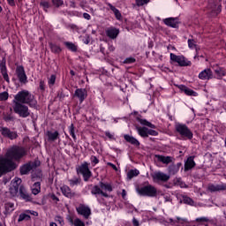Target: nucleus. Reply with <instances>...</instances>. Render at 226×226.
I'll return each instance as SVG.
<instances>
[{"instance_id":"30","label":"nucleus","mask_w":226,"mask_h":226,"mask_svg":"<svg viewBox=\"0 0 226 226\" xmlns=\"http://www.w3.org/2000/svg\"><path fill=\"white\" fill-rule=\"evenodd\" d=\"M136 130L140 137H147V127L136 126Z\"/></svg>"},{"instance_id":"24","label":"nucleus","mask_w":226,"mask_h":226,"mask_svg":"<svg viewBox=\"0 0 226 226\" xmlns=\"http://www.w3.org/2000/svg\"><path fill=\"white\" fill-rule=\"evenodd\" d=\"M69 222L71 225H73V226H86V223H84L82 220L79 219V217H75V218L70 217Z\"/></svg>"},{"instance_id":"19","label":"nucleus","mask_w":226,"mask_h":226,"mask_svg":"<svg viewBox=\"0 0 226 226\" xmlns=\"http://www.w3.org/2000/svg\"><path fill=\"white\" fill-rule=\"evenodd\" d=\"M194 156H190L187 158L185 163V171L188 172V170H192V169H193V167H195V161L194 160Z\"/></svg>"},{"instance_id":"44","label":"nucleus","mask_w":226,"mask_h":226,"mask_svg":"<svg viewBox=\"0 0 226 226\" xmlns=\"http://www.w3.org/2000/svg\"><path fill=\"white\" fill-rule=\"evenodd\" d=\"M215 72L216 75H218V77H225V71H223L222 68L215 70Z\"/></svg>"},{"instance_id":"4","label":"nucleus","mask_w":226,"mask_h":226,"mask_svg":"<svg viewBox=\"0 0 226 226\" xmlns=\"http://www.w3.org/2000/svg\"><path fill=\"white\" fill-rule=\"evenodd\" d=\"M156 189L153 185H147L137 189L139 195L143 197H156Z\"/></svg>"},{"instance_id":"61","label":"nucleus","mask_w":226,"mask_h":226,"mask_svg":"<svg viewBox=\"0 0 226 226\" xmlns=\"http://www.w3.org/2000/svg\"><path fill=\"white\" fill-rule=\"evenodd\" d=\"M7 3L10 6H15V0H7Z\"/></svg>"},{"instance_id":"8","label":"nucleus","mask_w":226,"mask_h":226,"mask_svg":"<svg viewBox=\"0 0 226 226\" xmlns=\"http://www.w3.org/2000/svg\"><path fill=\"white\" fill-rule=\"evenodd\" d=\"M176 130L182 137H185L186 139H193V133L192 131L186 126V124H178L176 125Z\"/></svg>"},{"instance_id":"33","label":"nucleus","mask_w":226,"mask_h":226,"mask_svg":"<svg viewBox=\"0 0 226 226\" xmlns=\"http://www.w3.org/2000/svg\"><path fill=\"white\" fill-rule=\"evenodd\" d=\"M140 172L138 170H131L127 173L128 179H133V177H137Z\"/></svg>"},{"instance_id":"62","label":"nucleus","mask_w":226,"mask_h":226,"mask_svg":"<svg viewBox=\"0 0 226 226\" xmlns=\"http://www.w3.org/2000/svg\"><path fill=\"white\" fill-rule=\"evenodd\" d=\"M132 225L133 226H139V221L135 218L132 219Z\"/></svg>"},{"instance_id":"7","label":"nucleus","mask_w":226,"mask_h":226,"mask_svg":"<svg viewBox=\"0 0 226 226\" xmlns=\"http://www.w3.org/2000/svg\"><path fill=\"white\" fill-rule=\"evenodd\" d=\"M151 176L154 183H167L170 179V175L162 171H154Z\"/></svg>"},{"instance_id":"40","label":"nucleus","mask_w":226,"mask_h":226,"mask_svg":"<svg viewBox=\"0 0 226 226\" xmlns=\"http://www.w3.org/2000/svg\"><path fill=\"white\" fill-rule=\"evenodd\" d=\"M69 132H70V135H72L73 140H77V136L75 135V126L73 125V124H72L69 126Z\"/></svg>"},{"instance_id":"59","label":"nucleus","mask_w":226,"mask_h":226,"mask_svg":"<svg viewBox=\"0 0 226 226\" xmlns=\"http://www.w3.org/2000/svg\"><path fill=\"white\" fill-rule=\"evenodd\" d=\"M164 24L166 26H170V18H167L163 20Z\"/></svg>"},{"instance_id":"36","label":"nucleus","mask_w":226,"mask_h":226,"mask_svg":"<svg viewBox=\"0 0 226 226\" xmlns=\"http://www.w3.org/2000/svg\"><path fill=\"white\" fill-rule=\"evenodd\" d=\"M64 45L69 50H72V52H77V46L74 43L66 41L64 42Z\"/></svg>"},{"instance_id":"1","label":"nucleus","mask_w":226,"mask_h":226,"mask_svg":"<svg viewBox=\"0 0 226 226\" xmlns=\"http://www.w3.org/2000/svg\"><path fill=\"white\" fill-rule=\"evenodd\" d=\"M24 156H26V149L24 147L14 146L9 148L5 156L0 158V176L17 169L14 162H19Z\"/></svg>"},{"instance_id":"55","label":"nucleus","mask_w":226,"mask_h":226,"mask_svg":"<svg viewBox=\"0 0 226 226\" xmlns=\"http://www.w3.org/2000/svg\"><path fill=\"white\" fill-rule=\"evenodd\" d=\"M70 185H71V186H75V185H79V179L78 178L71 179Z\"/></svg>"},{"instance_id":"17","label":"nucleus","mask_w":226,"mask_h":226,"mask_svg":"<svg viewBox=\"0 0 226 226\" xmlns=\"http://www.w3.org/2000/svg\"><path fill=\"white\" fill-rule=\"evenodd\" d=\"M16 72L18 75V79L19 82H26L27 80V76H26V72L24 71V67L18 66L16 69Z\"/></svg>"},{"instance_id":"63","label":"nucleus","mask_w":226,"mask_h":226,"mask_svg":"<svg viewBox=\"0 0 226 226\" xmlns=\"http://www.w3.org/2000/svg\"><path fill=\"white\" fill-rule=\"evenodd\" d=\"M83 41H84V43H85L86 45L89 44V41H90L89 36L85 37V39L83 40Z\"/></svg>"},{"instance_id":"2","label":"nucleus","mask_w":226,"mask_h":226,"mask_svg":"<svg viewBox=\"0 0 226 226\" xmlns=\"http://www.w3.org/2000/svg\"><path fill=\"white\" fill-rule=\"evenodd\" d=\"M13 103H22L23 105H29L33 109H36L37 102L34 99V95L31 94L27 90H22L19 92L12 101Z\"/></svg>"},{"instance_id":"41","label":"nucleus","mask_w":226,"mask_h":226,"mask_svg":"<svg viewBox=\"0 0 226 226\" xmlns=\"http://www.w3.org/2000/svg\"><path fill=\"white\" fill-rule=\"evenodd\" d=\"M183 202H184V204H189V206H193V204H195L193 202V200H192L188 196H183Z\"/></svg>"},{"instance_id":"11","label":"nucleus","mask_w":226,"mask_h":226,"mask_svg":"<svg viewBox=\"0 0 226 226\" xmlns=\"http://www.w3.org/2000/svg\"><path fill=\"white\" fill-rule=\"evenodd\" d=\"M207 192L210 193H215L216 192H225L226 191V184H208L207 187Z\"/></svg>"},{"instance_id":"16","label":"nucleus","mask_w":226,"mask_h":226,"mask_svg":"<svg viewBox=\"0 0 226 226\" xmlns=\"http://www.w3.org/2000/svg\"><path fill=\"white\" fill-rule=\"evenodd\" d=\"M74 96H77V98H79L80 103H82V102H84V100L86 98H87V90H86L84 88H78L75 91Z\"/></svg>"},{"instance_id":"39","label":"nucleus","mask_w":226,"mask_h":226,"mask_svg":"<svg viewBox=\"0 0 226 226\" xmlns=\"http://www.w3.org/2000/svg\"><path fill=\"white\" fill-rule=\"evenodd\" d=\"M48 137H49V140H56L57 137H59V132L57 131L54 132H49Z\"/></svg>"},{"instance_id":"3","label":"nucleus","mask_w":226,"mask_h":226,"mask_svg":"<svg viewBox=\"0 0 226 226\" xmlns=\"http://www.w3.org/2000/svg\"><path fill=\"white\" fill-rule=\"evenodd\" d=\"M13 111L15 114H18L19 117L26 118L31 116V110H29V107L19 102H13Z\"/></svg>"},{"instance_id":"48","label":"nucleus","mask_w":226,"mask_h":226,"mask_svg":"<svg viewBox=\"0 0 226 226\" xmlns=\"http://www.w3.org/2000/svg\"><path fill=\"white\" fill-rule=\"evenodd\" d=\"M52 3L54 6H56V8H59V6H63L64 4L63 0H52Z\"/></svg>"},{"instance_id":"60","label":"nucleus","mask_w":226,"mask_h":226,"mask_svg":"<svg viewBox=\"0 0 226 226\" xmlns=\"http://www.w3.org/2000/svg\"><path fill=\"white\" fill-rule=\"evenodd\" d=\"M91 160H92V162H93V163H99V160H98V158H96V156H93L92 158H91Z\"/></svg>"},{"instance_id":"45","label":"nucleus","mask_w":226,"mask_h":226,"mask_svg":"<svg viewBox=\"0 0 226 226\" xmlns=\"http://www.w3.org/2000/svg\"><path fill=\"white\" fill-rule=\"evenodd\" d=\"M6 100H8V93H0V102H6Z\"/></svg>"},{"instance_id":"25","label":"nucleus","mask_w":226,"mask_h":226,"mask_svg":"<svg viewBox=\"0 0 226 226\" xmlns=\"http://www.w3.org/2000/svg\"><path fill=\"white\" fill-rule=\"evenodd\" d=\"M108 6H109V10H111V11H113V13L117 20H121V19H123L121 12L114 5H112L111 4H108Z\"/></svg>"},{"instance_id":"10","label":"nucleus","mask_w":226,"mask_h":226,"mask_svg":"<svg viewBox=\"0 0 226 226\" xmlns=\"http://www.w3.org/2000/svg\"><path fill=\"white\" fill-rule=\"evenodd\" d=\"M79 172L82 174L84 181H89L92 176L91 170H89V163L84 162L79 168Z\"/></svg>"},{"instance_id":"13","label":"nucleus","mask_w":226,"mask_h":226,"mask_svg":"<svg viewBox=\"0 0 226 226\" xmlns=\"http://www.w3.org/2000/svg\"><path fill=\"white\" fill-rule=\"evenodd\" d=\"M76 211L79 215H81V216H84L86 220L91 216V208L89 207H86L84 205H80L76 208Z\"/></svg>"},{"instance_id":"27","label":"nucleus","mask_w":226,"mask_h":226,"mask_svg":"<svg viewBox=\"0 0 226 226\" xmlns=\"http://www.w3.org/2000/svg\"><path fill=\"white\" fill-rule=\"evenodd\" d=\"M173 185L179 186L180 188H188L186 184H185V182H183V180L179 177H177L173 180Z\"/></svg>"},{"instance_id":"5","label":"nucleus","mask_w":226,"mask_h":226,"mask_svg":"<svg viewBox=\"0 0 226 226\" xmlns=\"http://www.w3.org/2000/svg\"><path fill=\"white\" fill-rule=\"evenodd\" d=\"M36 167H40V161L30 162L23 164L19 169L21 176H26L31 170H34Z\"/></svg>"},{"instance_id":"20","label":"nucleus","mask_w":226,"mask_h":226,"mask_svg":"<svg viewBox=\"0 0 226 226\" xmlns=\"http://www.w3.org/2000/svg\"><path fill=\"white\" fill-rule=\"evenodd\" d=\"M61 192L64 197H68V199H72V197H75V192H72V189L68 187V185H63L61 187Z\"/></svg>"},{"instance_id":"51","label":"nucleus","mask_w":226,"mask_h":226,"mask_svg":"<svg viewBox=\"0 0 226 226\" xmlns=\"http://www.w3.org/2000/svg\"><path fill=\"white\" fill-rule=\"evenodd\" d=\"M49 86H54L56 84V75H51L49 79Z\"/></svg>"},{"instance_id":"37","label":"nucleus","mask_w":226,"mask_h":226,"mask_svg":"<svg viewBox=\"0 0 226 226\" xmlns=\"http://www.w3.org/2000/svg\"><path fill=\"white\" fill-rule=\"evenodd\" d=\"M49 47L51 51L55 54H59V52H61V48L54 43H49Z\"/></svg>"},{"instance_id":"42","label":"nucleus","mask_w":226,"mask_h":226,"mask_svg":"<svg viewBox=\"0 0 226 226\" xmlns=\"http://www.w3.org/2000/svg\"><path fill=\"white\" fill-rule=\"evenodd\" d=\"M31 218V216H29V215L27 214H21L19 216L18 222H24V220L27 221Z\"/></svg>"},{"instance_id":"14","label":"nucleus","mask_w":226,"mask_h":226,"mask_svg":"<svg viewBox=\"0 0 226 226\" xmlns=\"http://www.w3.org/2000/svg\"><path fill=\"white\" fill-rule=\"evenodd\" d=\"M221 2L222 0H210L208 8L212 10V11H215V15H218L222 11V5H220Z\"/></svg>"},{"instance_id":"50","label":"nucleus","mask_w":226,"mask_h":226,"mask_svg":"<svg viewBox=\"0 0 226 226\" xmlns=\"http://www.w3.org/2000/svg\"><path fill=\"white\" fill-rule=\"evenodd\" d=\"M4 121H6L7 123H10V121H13V116L7 114L4 116Z\"/></svg>"},{"instance_id":"57","label":"nucleus","mask_w":226,"mask_h":226,"mask_svg":"<svg viewBox=\"0 0 226 226\" xmlns=\"http://www.w3.org/2000/svg\"><path fill=\"white\" fill-rule=\"evenodd\" d=\"M105 135H106V137H108L111 140L114 139V134L110 133L109 132H106Z\"/></svg>"},{"instance_id":"35","label":"nucleus","mask_w":226,"mask_h":226,"mask_svg":"<svg viewBox=\"0 0 226 226\" xmlns=\"http://www.w3.org/2000/svg\"><path fill=\"white\" fill-rule=\"evenodd\" d=\"M100 188L105 192H112V185L109 184L100 183Z\"/></svg>"},{"instance_id":"6","label":"nucleus","mask_w":226,"mask_h":226,"mask_svg":"<svg viewBox=\"0 0 226 226\" xmlns=\"http://www.w3.org/2000/svg\"><path fill=\"white\" fill-rule=\"evenodd\" d=\"M170 61L177 63L178 66H192V62L184 56L170 53Z\"/></svg>"},{"instance_id":"52","label":"nucleus","mask_w":226,"mask_h":226,"mask_svg":"<svg viewBox=\"0 0 226 226\" xmlns=\"http://www.w3.org/2000/svg\"><path fill=\"white\" fill-rule=\"evenodd\" d=\"M149 135L156 137V135H158V132L154 130L147 129V137H149Z\"/></svg>"},{"instance_id":"18","label":"nucleus","mask_w":226,"mask_h":226,"mask_svg":"<svg viewBox=\"0 0 226 226\" xmlns=\"http://www.w3.org/2000/svg\"><path fill=\"white\" fill-rule=\"evenodd\" d=\"M106 34L111 40H116L119 34V29L116 27H109L106 30Z\"/></svg>"},{"instance_id":"64","label":"nucleus","mask_w":226,"mask_h":226,"mask_svg":"<svg viewBox=\"0 0 226 226\" xmlns=\"http://www.w3.org/2000/svg\"><path fill=\"white\" fill-rule=\"evenodd\" d=\"M108 165H109V167H112V169H113L114 170H117V167L115 164H113V163H111V162H109Z\"/></svg>"},{"instance_id":"23","label":"nucleus","mask_w":226,"mask_h":226,"mask_svg":"<svg viewBox=\"0 0 226 226\" xmlns=\"http://www.w3.org/2000/svg\"><path fill=\"white\" fill-rule=\"evenodd\" d=\"M124 137L126 142L132 144V146H135L136 147H139L140 146V142H139L137 140V139H135L133 136H130V135L126 134Z\"/></svg>"},{"instance_id":"29","label":"nucleus","mask_w":226,"mask_h":226,"mask_svg":"<svg viewBox=\"0 0 226 226\" xmlns=\"http://www.w3.org/2000/svg\"><path fill=\"white\" fill-rule=\"evenodd\" d=\"M41 190V184L39 182L37 183H34L32 186V193L34 195H38V193H40Z\"/></svg>"},{"instance_id":"54","label":"nucleus","mask_w":226,"mask_h":226,"mask_svg":"<svg viewBox=\"0 0 226 226\" xmlns=\"http://www.w3.org/2000/svg\"><path fill=\"white\" fill-rule=\"evenodd\" d=\"M196 222H209V219L207 217H200V218H197L196 219Z\"/></svg>"},{"instance_id":"56","label":"nucleus","mask_w":226,"mask_h":226,"mask_svg":"<svg viewBox=\"0 0 226 226\" xmlns=\"http://www.w3.org/2000/svg\"><path fill=\"white\" fill-rule=\"evenodd\" d=\"M56 222H58V223H60V225H64V221L63 220V217H61V216H56Z\"/></svg>"},{"instance_id":"9","label":"nucleus","mask_w":226,"mask_h":226,"mask_svg":"<svg viewBox=\"0 0 226 226\" xmlns=\"http://www.w3.org/2000/svg\"><path fill=\"white\" fill-rule=\"evenodd\" d=\"M20 185H22V179L15 177L12 180V186L10 188V194L11 197H17L19 195V190L20 189Z\"/></svg>"},{"instance_id":"26","label":"nucleus","mask_w":226,"mask_h":226,"mask_svg":"<svg viewBox=\"0 0 226 226\" xmlns=\"http://www.w3.org/2000/svg\"><path fill=\"white\" fill-rule=\"evenodd\" d=\"M13 211H15V204L11 202L5 203L4 215H10V213H13Z\"/></svg>"},{"instance_id":"38","label":"nucleus","mask_w":226,"mask_h":226,"mask_svg":"<svg viewBox=\"0 0 226 226\" xmlns=\"http://www.w3.org/2000/svg\"><path fill=\"white\" fill-rule=\"evenodd\" d=\"M156 158L159 162H162V163H170V157H165L163 155H156Z\"/></svg>"},{"instance_id":"43","label":"nucleus","mask_w":226,"mask_h":226,"mask_svg":"<svg viewBox=\"0 0 226 226\" xmlns=\"http://www.w3.org/2000/svg\"><path fill=\"white\" fill-rule=\"evenodd\" d=\"M184 92L185 93V94H187L188 96H193L195 94V92L186 87H184Z\"/></svg>"},{"instance_id":"21","label":"nucleus","mask_w":226,"mask_h":226,"mask_svg":"<svg viewBox=\"0 0 226 226\" xmlns=\"http://www.w3.org/2000/svg\"><path fill=\"white\" fill-rule=\"evenodd\" d=\"M91 193L92 195H102V197H109V194H107L106 192H103V191L102 190V187L98 186V185H94L92 190H91Z\"/></svg>"},{"instance_id":"12","label":"nucleus","mask_w":226,"mask_h":226,"mask_svg":"<svg viewBox=\"0 0 226 226\" xmlns=\"http://www.w3.org/2000/svg\"><path fill=\"white\" fill-rule=\"evenodd\" d=\"M1 133L4 137H6L7 139H10L11 140H13V139H17V137H19V135L17 134V132L11 131V130L8 129V127H3L1 129Z\"/></svg>"},{"instance_id":"31","label":"nucleus","mask_w":226,"mask_h":226,"mask_svg":"<svg viewBox=\"0 0 226 226\" xmlns=\"http://www.w3.org/2000/svg\"><path fill=\"white\" fill-rule=\"evenodd\" d=\"M0 66H1V73H2L4 80H6V82H10V78L8 77V72H6V65H4V64H1Z\"/></svg>"},{"instance_id":"47","label":"nucleus","mask_w":226,"mask_h":226,"mask_svg":"<svg viewBox=\"0 0 226 226\" xmlns=\"http://www.w3.org/2000/svg\"><path fill=\"white\" fill-rule=\"evenodd\" d=\"M188 47H189V49H195V47H197V45L195 44V40L189 39L188 40Z\"/></svg>"},{"instance_id":"22","label":"nucleus","mask_w":226,"mask_h":226,"mask_svg":"<svg viewBox=\"0 0 226 226\" xmlns=\"http://www.w3.org/2000/svg\"><path fill=\"white\" fill-rule=\"evenodd\" d=\"M19 195L21 199H23L24 200H26V201L31 200V196H29V193H27L26 187L22 185L19 186Z\"/></svg>"},{"instance_id":"34","label":"nucleus","mask_w":226,"mask_h":226,"mask_svg":"<svg viewBox=\"0 0 226 226\" xmlns=\"http://www.w3.org/2000/svg\"><path fill=\"white\" fill-rule=\"evenodd\" d=\"M179 24H181L179 18H170V27L177 28Z\"/></svg>"},{"instance_id":"53","label":"nucleus","mask_w":226,"mask_h":226,"mask_svg":"<svg viewBox=\"0 0 226 226\" xmlns=\"http://www.w3.org/2000/svg\"><path fill=\"white\" fill-rule=\"evenodd\" d=\"M41 6H42L43 10L47 11V10H49L50 5L49 4V2H41Z\"/></svg>"},{"instance_id":"32","label":"nucleus","mask_w":226,"mask_h":226,"mask_svg":"<svg viewBox=\"0 0 226 226\" xmlns=\"http://www.w3.org/2000/svg\"><path fill=\"white\" fill-rule=\"evenodd\" d=\"M139 123H140V124H143V126H148V128H156V126H154V124H151L149 121L146 120V119H142V118H138Z\"/></svg>"},{"instance_id":"15","label":"nucleus","mask_w":226,"mask_h":226,"mask_svg":"<svg viewBox=\"0 0 226 226\" xmlns=\"http://www.w3.org/2000/svg\"><path fill=\"white\" fill-rule=\"evenodd\" d=\"M199 79L200 80H210V79H213V71L211 69H205L199 74Z\"/></svg>"},{"instance_id":"58","label":"nucleus","mask_w":226,"mask_h":226,"mask_svg":"<svg viewBox=\"0 0 226 226\" xmlns=\"http://www.w3.org/2000/svg\"><path fill=\"white\" fill-rule=\"evenodd\" d=\"M83 18L86 19V20H91V15H89V13H83Z\"/></svg>"},{"instance_id":"28","label":"nucleus","mask_w":226,"mask_h":226,"mask_svg":"<svg viewBox=\"0 0 226 226\" xmlns=\"http://www.w3.org/2000/svg\"><path fill=\"white\" fill-rule=\"evenodd\" d=\"M179 169H183V164L181 162L172 163L171 165V174H177Z\"/></svg>"},{"instance_id":"46","label":"nucleus","mask_w":226,"mask_h":226,"mask_svg":"<svg viewBox=\"0 0 226 226\" xmlns=\"http://www.w3.org/2000/svg\"><path fill=\"white\" fill-rule=\"evenodd\" d=\"M151 0H136L137 6H144V4H147Z\"/></svg>"},{"instance_id":"49","label":"nucleus","mask_w":226,"mask_h":226,"mask_svg":"<svg viewBox=\"0 0 226 226\" xmlns=\"http://www.w3.org/2000/svg\"><path fill=\"white\" fill-rule=\"evenodd\" d=\"M135 61L136 60L133 57H127V58L124 59V63L125 64H132L135 63Z\"/></svg>"}]
</instances>
